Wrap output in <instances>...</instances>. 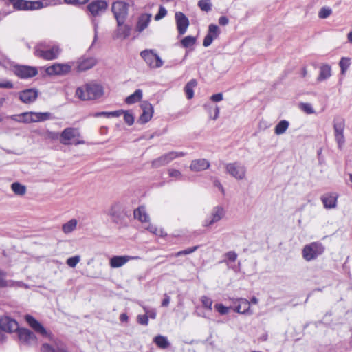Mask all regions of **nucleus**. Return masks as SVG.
<instances>
[{
    "mask_svg": "<svg viewBox=\"0 0 352 352\" xmlns=\"http://www.w3.org/2000/svg\"><path fill=\"white\" fill-rule=\"evenodd\" d=\"M25 320L36 333L43 338H47L50 341V343L42 344L41 348V352H66L63 344L58 338H55L50 331H47L34 317L27 314L25 316Z\"/></svg>",
    "mask_w": 352,
    "mask_h": 352,
    "instance_id": "1",
    "label": "nucleus"
},
{
    "mask_svg": "<svg viewBox=\"0 0 352 352\" xmlns=\"http://www.w3.org/2000/svg\"><path fill=\"white\" fill-rule=\"evenodd\" d=\"M60 52L58 43L50 40L41 41L34 47V55L45 60L56 59Z\"/></svg>",
    "mask_w": 352,
    "mask_h": 352,
    "instance_id": "2",
    "label": "nucleus"
},
{
    "mask_svg": "<svg viewBox=\"0 0 352 352\" xmlns=\"http://www.w3.org/2000/svg\"><path fill=\"white\" fill-rule=\"evenodd\" d=\"M104 94L103 87L98 84L90 82L85 87H78L76 96L82 100H94L100 98Z\"/></svg>",
    "mask_w": 352,
    "mask_h": 352,
    "instance_id": "3",
    "label": "nucleus"
},
{
    "mask_svg": "<svg viewBox=\"0 0 352 352\" xmlns=\"http://www.w3.org/2000/svg\"><path fill=\"white\" fill-rule=\"evenodd\" d=\"M325 251L324 245L319 242H311L305 245L302 250V256L306 261H312L323 254Z\"/></svg>",
    "mask_w": 352,
    "mask_h": 352,
    "instance_id": "4",
    "label": "nucleus"
},
{
    "mask_svg": "<svg viewBox=\"0 0 352 352\" xmlns=\"http://www.w3.org/2000/svg\"><path fill=\"white\" fill-rule=\"evenodd\" d=\"M226 172L236 180H243L246 177L247 168L240 162H234L225 164Z\"/></svg>",
    "mask_w": 352,
    "mask_h": 352,
    "instance_id": "5",
    "label": "nucleus"
},
{
    "mask_svg": "<svg viewBox=\"0 0 352 352\" xmlns=\"http://www.w3.org/2000/svg\"><path fill=\"white\" fill-rule=\"evenodd\" d=\"M186 155V153L184 152L171 151L153 160L151 166L154 168H157L168 164L177 158L184 157Z\"/></svg>",
    "mask_w": 352,
    "mask_h": 352,
    "instance_id": "6",
    "label": "nucleus"
},
{
    "mask_svg": "<svg viewBox=\"0 0 352 352\" xmlns=\"http://www.w3.org/2000/svg\"><path fill=\"white\" fill-rule=\"evenodd\" d=\"M345 129V120L344 118L338 117L333 120L334 136L338 148L340 149L345 142L344 131Z\"/></svg>",
    "mask_w": 352,
    "mask_h": 352,
    "instance_id": "7",
    "label": "nucleus"
},
{
    "mask_svg": "<svg viewBox=\"0 0 352 352\" xmlns=\"http://www.w3.org/2000/svg\"><path fill=\"white\" fill-rule=\"evenodd\" d=\"M226 215V210L221 206L214 207L210 214L203 221L204 227H210L215 223L221 221Z\"/></svg>",
    "mask_w": 352,
    "mask_h": 352,
    "instance_id": "8",
    "label": "nucleus"
},
{
    "mask_svg": "<svg viewBox=\"0 0 352 352\" xmlns=\"http://www.w3.org/2000/svg\"><path fill=\"white\" fill-rule=\"evenodd\" d=\"M112 12L117 23H124L128 15V5L123 1H116L112 5Z\"/></svg>",
    "mask_w": 352,
    "mask_h": 352,
    "instance_id": "9",
    "label": "nucleus"
},
{
    "mask_svg": "<svg viewBox=\"0 0 352 352\" xmlns=\"http://www.w3.org/2000/svg\"><path fill=\"white\" fill-rule=\"evenodd\" d=\"M14 8L18 10H34L42 8V3L38 1L9 0Z\"/></svg>",
    "mask_w": 352,
    "mask_h": 352,
    "instance_id": "10",
    "label": "nucleus"
},
{
    "mask_svg": "<svg viewBox=\"0 0 352 352\" xmlns=\"http://www.w3.org/2000/svg\"><path fill=\"white\" fill-rule=\"evenodd\" d=\"M140 55L149 66H162L164 63L153 50H145L140 53Z\"/></svg>",
    "mask_w": 352,
    "mask_h": 352,
    "instance_id": "11",
    "label": "nucleus"
},
{
    "mask_svg": "<svg viewBox=\"0 0 352 352\" xmlns=\"http://www.w3.org/2000/svg\"><path fill=\"white\" fill-rule=\"evenodd\" d=\"M18 337L21 344L31 345L37 342V338L35 334L28 329H18Z\"/></svg>",
    "mask_w": 352,
    "mask_h": 352,
    "instance_id": "12",
    "label": "nucleus"
},
{
    "mask_svg": "<svg viewBox=\"0 0 352 352\" xmlns=\"http://www.w3.org/2000/svg\"><path fill=\"white\" fill-rule=\"evenodd\" d=\"M142 113L139 117L138 122L142 124L147 123L153 117L154 110L152 104L147 101L141 103Z\"/></svg>",
    "mask_w": 352,
    "mask_h": 352,
    "instance_id": "13",
    "label": "nucleus"
},
{
    "mask_svg": "<svg viewBox=\"0 0 352 352\" xmlns=\"http://www.w3.org/2000/svg\"><path fill=\"white\" fill-rule=\"evenodd\" d=\"M19 100L24 104H31L36 101L38 92L36 89H27L19 91L18 94Z\"/></svg>",
    "mask_w": 352,
    "mask_h": 352,
    "instance_id": "14",
    "label": "nucleus"
},
{
    "mask_svg": "<svg viewBox=\"0 0 352 352\" xmlns=\"http://www.w3.org/2000/svg\"><path fill=\"white\" fill-rule=\"evenodd\" d=\"M107 8V3L105 1L98 0L91 2L87 6V10L90 14L96 16L103 13Z\"/></svg>",
    "mask_w": 352,
    "mask_h": 352,
    "instance_id": "15",
    "label": "nucleus"
},
{
    "mask_svg": "<svg viewBox=\"0 0 352 352\" xmlns=\"http://www.w3.org/2000/svg\"><path fill=\"white\" fill-rule=\"evenodd\" d=\"M140 257L138 256H113L110 258L109 265L113 268H118L125 265L131 260H138Z\"/></svg>",
    "mask_w": 352,
    "mask_h": 352,
    "instance_id": "16",
    "label": "nucleus"
},
{
    "mask_svg": "<svg viewBox=\"0 0 352 352\" xmlns=\"http://www.w3.org/2000/svg\"><path fill=\"white\" fill-rule=\"evenodd\" d=\"M175 21L179 34L180 35L184 34L189 25L188 19L184 13L177 12L175 13Z\"/></svg>",
    "mask_w": 352,
    "mask_h": 352,
    "instance_id": "17",
    "label": "nucleus"
},
{
    "mask_svg": "<svg viewBox=\"0 0 352 352\" xmlns=\"http://www.w3.org/2000/svg\"><path fill=\"white\" fill-rule=\"evenodd\" d=\"M13 72L21 79H27L36 76L38 71L36 67H13Z\"/></svg>",
    "mask_w": 352,
    "mask_h": 352,
    "instance_id": "18",
    "label": "nucleus"
},
{
    "mask_svg": "<svg viewBox=\"0 0 352 352\" xmlns=\"http://www.w3.org/2000/svg\"><path fill=\"white\" fill-rule=\"evenodd\" d=\"M338 195L335 192L326 193L321 196V201L326 209H333L337 206Z\"/></svg>",
    "mask_w": 352,
    "mask_h": 352,
    "instance_id": "19",
    "label": "nucleus"
},
{
    "mask_svg": "<svg viewBox=\"0 0 352 352\" xmlns=\"http://www.w3.org/2000/svg\"><path fill=\"white\" fill-rule=\"evenodd\" d=\"M0 329L6 332L16 331L18 329V323L9 317H2L0 319Z\"/></svg>",
    "mask_w": 352,
    "mask_h": 352,
    "instance_id": "20",
    "label": "nucleus"
},
{
    "mask_svg": "<svg viewBox=\"0 0 352 352\" xmlns=\"http://www.w3.org/2000/svg\"><path fill=\"white\" fill-rule=\"evenodd\" d=\"M84 142L77 129L67 128V144L77 145Z\"/></svg>",
    "mask_w": 352,
    "mask_h": 352,
    "instance_id": "21",
    "label": "nucleus"
},
{
    "mask_svg": "<svg viewBox=\"0 0 352 352\" xmlns=\"http://www.w3.org/2000/svg\"><path fill=\"white\" fill-rule=\"evenodd\" d=\"M236 302H238V305L234 307V311L243 314H252L250 302L247 299L239 298L234 303H236Z\"/></svg>",
    "mask_w": 352,
    "mask_h": 352,
    "instance_id": "22",
    "label": "nucleus"
},
{
    "mask_svg": "<svg viewBox=\"0 0 352 352\" xmlns=\"http://www.w3.org/2000/svg\"><path fill=\"white\" fill-rule=\"evenodd\" d=\"M210 167V162L206 159L194 160L191 162L190 169L194 172L203 171Z\"/></svg>",
    "mask_w": 352,
    "mask_h": 352,
    "instance_id": "23",
    "label": "nucleus"
},
{
    "mask_svg": "<svg viewBox=\"0 0 352 352\" xmlns=\"http://www.w3.org/2000/svg\"><path fill=\"white\" fill-rule=\"evenodd\" d=\"M151 14H143L140 16L136 25L137 31L141 32L146 28L151 21Z\"/></svg>",
    "mask_w": 352,
    "mask_h": 352,
    "instance_id": "24",
    "label": "nucleus"
},
{
    "mask_svg": "<svg viewBox=\"0 0 352 352\" xmlns=\"http://www.w3.org/2000/svg\"><path fill=\"white\" fill-rule=\"evenodd\" d=\"M118 28L116 32V37L117 38L124 39L129 36L130 34V28L125 25L124 23H117Z\"/></svg>",
    "mask_w": 352,
    "mask_h": 352,
    "instance_id": "25",
    "label": "nucleus"
},
{
    "mask_svg": "<svg viewBox=\"0 0 352 352\" xmlns=\"http://www.w3.org/2000/svg\"><path fill=\"white\" fill-rule=\"evenodd\" d=\"M134 217L138 219L141 222H147L149 220V217L146 213L144 206H140L134 210Z\"/></svg>",
    "mask_w": 352,
    "mask_h": 352,
    "instance_id": "26",
    "label": "nucleus"
},
{
    "mask_svg": "<svg viewBox=\"0 0 352 352\" xmlns=\"http://www.w3.org/2000/svg\"><path fill=\"white\" fill-rule=\"evenodd\" d=\"M33 122H45L53 119L50 112H34L33 111Z\"/></svg>",
    "mask_w": 352,
    "mask_h": 352,
    "instance_id": "27",
    "label": "nucleus"
},
{
    "mask_svg": "<svg viewBox=\"0 0 352 352\" xmlns=\"http://www.w3.org/2000/svg\"><path fill=\"white\" fill-rule=\"evenodd\" d=\"M153 342L160 349H165L170 346V342L166 336L157 335L153 338Z\"/></svg>",
    "mask_w": 352,
    "mask_h": 352,
    "instance_id": "28",
    "label": "nucleus"
},
{
    "mask_svg": "<svg viewBox=\"0 0 352 352\" xmlns=\"http://www.w3.org/2000/svg\"><path fill=\"white\" fill-rule=\"evenodd\" d=\"M142 98V91L141 89H136L135 92L125 99V102L128 104H134L140 101Z\"/></svg>",
    "mask_w": 352,
    "mask_h": 352,
    "instance_id": "29",
    "label": "nucleus"
},
{
    "mask_svg": "<svg viewBox=\"0 0 352 352\" xmlns=\"http://www.w3.org/2000/svg\"><path fill=\"white\" fill-rule=\"evenodd\" d=\"M197 82L195 79L190 80L185 86L184 91L188 99H192L194 96V88L197 86Z\"/></svg>",
    "mask_w": 352,
    "mask_h": 352,
    "instance_id": "30",
    "label": "nucleus"
},
{
    "mask_svg": "<svg viewBox=\"0 0 352 352\" xmlns=\"http://www.w3.org/2000/svg\"><path fill=\"white\" fill-rule=\"evenodd\" d=\"M289 126V123L287 120H283L280 121L274 128V133L278 135L285 133Z\"/></svg>",
    "mask_w": 352,
    "mask_h": 352,
    "instance_id": "31",
    "label": "nucleus"
},
{
    "mask_svg": "<svg viewBox=\"0 0 352 352\" xmlns=\"http://www.w3.org/2000/svg\"><path fill=\"white\" fill-rule=\"evenodd\" d=\"M11 189L15 195H19V196H23L26 192L25 186H24L19 182L12 183L11 185Z\"/></svg>",
    "mask_w": 352,
    "mask_h": 352,
    "instance_id": "32",
    "label": "nucleus"
},
{
    "mask_svg": "<svg viewBox=\"0 0 352 352\" xmlns=\"http://www.w3.org/2000/svg\"><path fill=\"white\" fill-rule=\"evenodd\" d=\"M331 75V67H320L319 76L318 77V81H322L330 77Z\"/></svg>",
    "mask_w": 352,
    "mask_h": 352,
    "instance_id": "33",
    "label": "nucleus"
},
{
    "mask_svg": "<svg viewBox=\"0 0 352 352\" xmlns=\"http://www.w3.org/2000/svg\"><path fill=\"white\" fill-rule=\"evenodd\" d=\"M212 3L210 0H200L198 2V6L204 12H209L212 9Z\"/></svg>",
    "mask_w": 352,
    "mask_h": 352,
    "instance_id": "34",
    "label": "nucleus"
},
{
    "mask_svg": "<svg viewBox=\"0 0 352 352\" xmlns=\"http://www.w3.org/2000/svg\"><path fill=\"white\" fill-rule=\"evenodd\" d=\"M196 42V38L192 36H187L184 37L181 43L183 47H190L195 45Z\"/></svg>",
    "mask_w": 352,
    "mask_h": 352,
    "instance_id": "35",
    "label": "nucleus"
},
{
    "mask_svg": "<svg viewBox=\"0 0 352 352\" xmlns=\"http://www.w3.org/2000/svg\"><path fill=\"white\" fill-rule=\"evenodd\" d=\"M332 14V9L329 7H322L318 12L320 19H327Z\"/></svg>",
    "mask_w": 352,
    "mask_h": 352,
    "instance_id": "36",
    "label": "nucleus"
},
{
    "mask_svg": "<svg viewBox=\"0 0 352 352\" xmlns=\"http://www.w3.org/2000/svg\"><path fill=\"white\" fill-rule=\"evenodd\" d=\"M146 230L150 232L160 236H164L166 234L162 229H158L155 226L151 224L148 225V226L146 228Z\"/></svg>",
    "mask_w": 352,
    "mask_h": 352,
    "instance_id": "37",
    "label": "nucleus"
},
{
    "mask_svg": "<svg viewBox=\"0 0 352 352\" xmlns=\"http://www.w3.org/2000/svg\"><path fill=\"white\" fill-rule=\"evenodd\" d=\"M33 111L25 112L21 113V121L23 123L30 124L33 122Z\"/></svg>",
    "mask_w": 352,
    "mask_h": 352,
    "instance_id": "38",
    "label": "nucleus"
},
{
    "mask_svg": "<svg viewBox=\"0 0 352 352\" xmlns=\"http://www.w3.org/2000/svg\"><path fill=\"white\" fill-rule=\"evenodd\" d=\"M208 35L212 36L214 38H216L219 34V28L217 25L210 24L208 27Z\"/></svg>",
    "mask_w": 352,
    "mask_h": 352,
    "instance_id": "39",
    "label": "nucleus"
},
{
    "mask_svg": "<svg viewBox=\"0 0 352 352\" xmlns=\"http://www.w3.org/2000/svg\"><path fill=\"white\" fill-rule=\"evenodd\" d=\"M6 275L5 271L0 270V288L7 287L8 285H10V283H12V282H7Z\"/></svg>",
    "mask_w": 352,
    "mask_h": 352,
    "instance_id": "40",
    "label": "nucleus"
},
{
    "mask_svg": "<svg viewBox=\"0 0 352 352\" xmlns=\"http://www.w3.org/2000/svg\"><path fill=\"white\" fill-rule=\"evenodd\" d=\"M168 173L170 177L175 178L177 180H183V175L179 170L170 168L168 169Z\"/></svg>",
    "mask_w": 352,
    "mask_h": 352,
    "instance_id": "41",
    "label": "nucleus"
},
{
    "mask_svg": "<svg viewBox=\"0 0 352 352\" xmlns=\"http://www.w3.org/2000/svg\"><path fill=\"white\" fill-rule=\"evenodd\" d=\"M198 248H199L198 245L188 248L186 250L177 252V253H175V256L178 257V256H184V255L190 254L195 252L198 249Z\"/></svg>",
    "mask_w": 352,
    "mask_h": 352,
    "instance_id": "42",
    "label": "nucleus"
},
{
    "mask_svg": "<svg viewBox=\"0 0 352 352\" xmlns=\"http://www.w3.org/2000/svg\"><path fill=\"white\" fill-rule=\"evenodd\" d=\"M42 3V8L49 6H56L62 3L60 0H39ZM63 3H66V0H63Z\"/></svg>",
    "mask_w": 352,
    "mask_h": 352,
    "instance_id": "43",
    "label": "nucleus"
},
{
    "mask_svg": "<svg viewBox=\"0 0 352 352\" xmlns=\"http://www.w3.org/2000/svg\"><path fill=\"white\" fill-rule=\"evenodd\" d=\"M201 302L205 308H207L209 310H212V305L213 302L210 298L206 296H203L201 298Z\"/></svg>",
    "mask_w": 352,
    "mask_h": 352,
    "instance_id": "44",
    "label": "nucleus"
},
{
    "mask_svg": "<svg viewBox=\"0 0 352 352\" xmlns=\"http://www.w3.org/2000/svg\"><path fill=\"white\" fill-rule=\"evenodd\" d=\"M96 64H98V61L96 58L93 57L87 58L82 60V63H80L79 66H95Z\"/></svg>",
    "mask_w": 352,
    "mask_h": 352,
    "instance_id": "45",
    "label": "nucleus"
},
{
    "mask_svg": "<svg viewBox=\"0 0 352 352\" xmlns=\"http://www.w3.org/2000/svg\"><path fill=\"white\" fill-rule=\"evenodd\" d=\"M107 214L112 217L115 221L119 217V213L118 210V206L116 205L112 206L108 210Z\"/></svg>",
    "mask_w": 352,
    "mask_h": 352,
    "instance_id": "46",
    "label": "nucleus"
},
{
    "mask_svg": "<svg viewBox=\"0 0 352 352\" xmlns=\"http://www.w3.org/2000/svg\"><path fill=\"white\" fill-rule=\"evenodd\" d=\"M214 308L221 315L227 314L230 309L228 307H226L221 303H217L214 305Z\"/></svg>",
    "mask_w": 352,
    "mask_h": 352,
    "instance_id": "47",
    "label": "nucleus"
},
{
    "mask_svg": "<svg viewBox=\"0 0 352 352\" xmlns=\"http://www.w3.org/2000/svg\"><path fill=\"white\" fill-rule=\"evenodd\" d=\"M80 256L76 255L74 256L67 258V265L71 267H75L76 265L80 262Z\"/></svg>",
    "mask_w": 352,
    "mask_h": 352,
    "instance_id": "48",
    "label": "nucleus"
},
{
    "mask_svg": "<svg viewBox=\"0 0 352 352\" xmlns=\"http://www.w3.org/2000/svg\"><path fill=\"white\" fill-rule=\"evenodd\" d=\"M301 110L305 112L307 114H311L314 113V110L309 103H301L300 104Z\"/></svg>",
    "mask_w": 352,
    "mask_h": 352,
    "instance_id": "49",
    "label": "nucleus"
},
{
    "mask_svg": "<svg viewBox=\"0 0 352 352\" xmlns=\"http://www.w3.org/2000/svg\"><path fill=\"white\" fill-rule=\"evenodd\" d=\"M78 221L76 219H70L67 221V233L72 232L77 228Z\"/></svg>",
    "mask_w": 352,
    "mask_h": 352,
    "instance_id": "50",
    "label": "nucleus"
},
{
    "mask_svg": "<svg viewBox=\"0 0 352 352\" xmlns=\"http://www.w3.org/2000/svg\"><path fill=\"white\" fill-rule=\"evenodd\" d=\"M122 114H124V122L129 126H131L134 123L133 116L131 113H129L128 111H124V113Z\"/></svg>",
    "mask_w": 352,
    "mask_h": 352,
    "instance_id": "51",
    "label": "nucleus"
},
{
    "mask_svg": "<svg viewBox=\"0 0 352 352\" xmlns=\"http://www.w3.org/2000/svg\"><path fill=\"white\" fill-rule=\"evenodd\" d=\"M167 14V10L164 6H160L157 14L155 16V20L159 21Z\"/></svg>",
    "mask_w": 352,
    "mask_h": 352,
    "instance_id": "52",
    "label": "nucleus"
},
{
    "mask_svg": "<svg viewBox=\"0 0 352 352\" xmlns=\"http://www.w3.org/2000/svg\"><path fill=\"white\" fill-rule=\"evenodd\" d=\"M7 282H12L10 285H8L7 287H25L28 288V286L21 281H15L13 280H7Z\"/></svg>",
    "mask_w": 352,
    "mask_h": 352,
    "instance_id": "53",
    "label": "nucleus"
},
{
    "mask_svg": "<svg viewBox=\"0 0 352 352\" xmlns=\"http://www.w3.org/2000/svg\"><path fill=\"white\" fill-rule=\"evenodd\" d=\"M14 87L13 83L6 79L0 78V88L3 89H12Z\"/></svg>",
    "mask_w": 352,
    "mask_h": 352,
    "instance_id": "54",
    "label": "nucleus"
},
{
    "mask_svg": "<svg viewBox=\"0 0 352 352\" xmlns=\"http://www.w3.org/2000/svg\"><path fill=\"white\" fill-rule=\"evenodd\" d=\"M64 67H46V73L49 75L58 74Z\"/></svg>",
    "mask_w": 352,
    "mask_h": 352,
    "instance_id": "55",
    "label": "nucleus"
},
{
    "mask_svg": "<svg viewBox=\"0 0 352 352\" xmlns=\"http://www.w3.org/2000/svg\"><path fill=\"white\" fill-rule=\"evenodd\" d=\"M137 320L139 324L146 326L148 323V315H146V314L144 315H138Z\"/></svg>",
    "mask_w": 352,
    "mask_h": 352,
    "instance_id": "56",
    "label": "nucleus"
},
{
    "mask_svg": "<svg viewBox=\"0 0 352 352\" xmlns=\"http://www.w3.org/2000/svg\"><path fill=\"white\" fill-rule=\"evenodd\" d=\"M144 310L145 311L146 315H148V318L155 319L156 318L157 314L156 311L154 309H149L146 307H143Z\"/></svg>",
    "mask_w": 352,
    "mask_h": 352,
    "instance_id": "57",
    "label": "nucleus"
},
{
    "mask_svg": "<svg viewBox=\"0 0 352 352\" xmlns=\"http://www.w3.org/2000/svg\"><path fill=\"white\" fill-rule=\"evenodd\" d=\"M225 256L231 262H234L237 258V254L234 251L228 252Z\"/></svg>",
    "mask_w": 352,
    "mask_h": 352,
    "instance_id": "58",
    "label": "nucleus"
},
{
    "mask_svg": "<svg viewBox=\"0 0 352 352\" xmlns=\"http://www.w3.org/2000/svg\"><path fill=\"white\" fill-rule=\"evenodd\" d=\"M223 99V96L222 93H217L215 94H213L210 97V100L214 102H219Z\"/></svg>",
    "mask_w": 352,
    "mask_h": 352,
    "instance_id": "59",
    "label": "nucleus"
},
{
    "mask_svg": "<svg viewBox=\"0 0 352 352\" xmlns=\"http://www.w3.org/2000/svg\"><path fill=\"white\" fill-rule=\"evenodd\" d=\"M214 38L212 36L207 34L203 41V45L204 47H208L211 45Z\"/></svg>",
    "mask_w": 352,
    "mask_h": 352,
    "instance_id": "60",
    "label": "nucleus"
},
{
    "mask_svg": "<svg viewBox=\"0 0 352 352\" xmlns=\"http://www.w3.org/2000/svg\"><path fill=\"white\" fill-rule=\"evenodd\" d=\"M219 73V71L217 70V67H210V69L208 71V74L213 76V80L218 79L220 76L217 74Z\"/></svg>",
    "mask_w": 352,
    "mask_h": 352,
    "instance_id": "61",
    "label": "nucleus"
},
{
    "mask_svg": "<svg viewBox=\"0 0 352 352\" xmlns=\"http://www.w3.org/2000/svg\"><path fill=\"white\" fill-rule=\"evenodd\" d=\"M123 113H124V111H122V110L108 112V118H113V117H119Z\"/></svg>",
    "mask_w": 352,
    "mask_h": 352,
    "instance_id": "62",
    "label": "nucleus"
},
{
    "mask_svg": "<svg viewBox=\"0 0 352 352\" xmlns=\"http://www.w3.org/2000/svg\"><path fill=\"white\" fill-rule=\"evenodd\" d=\"M350 64V58L343 57L340 60L339 66H349Z\"/></svg>",
    "mask_w": 352,
    "mask_h": 352,
    "instance_id": "63",
    "label": "nucleus"
},
{
    "mask_svg": "<svg viewBox=\"0 0 352 352\" xmlns=\"http://www.w3.org/2000/svg\"><path fill=\"white\" fill-rule=\"evenodd\" d=\"M214 186L217 187L221 192L222 194L225 193L224 188L219 180L215 179L214 181Z\"/></svg>",
    "mask_w": 352,
    "mask_h": 352,
    "instance_id": "64",
    "label": "nucleus"
}]
</instances>
